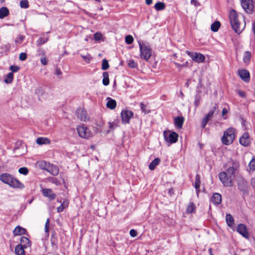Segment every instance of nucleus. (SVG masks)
<instances>
[{
  "label": "nucleus",
  "mask_w": 255,
  "mask_h": 255,
  "mask_svg": "<svg viewBox=\"0 0 255 255\" xmlns=\"http://www.w3.org/2000/svg\"><path fill=\"white\" fill-rule=\"evenodd\" d=\"M251 183L253 186L255 188V177L252 179Z\"/></svg>",
  "instance_id": "nucleus-62"
},
{
  "label": "nucleus",
  "mask_w": 255,
  "mask_h": 255,
  "mask_svg": "<svg viewBox=\"0 0 255 255\" xmlns=\"http://www.w3.org/2000/svg\"><path fill=\"white\" fill-rule=\"evenodd\" d=\"M209 121V120H208L207 118L204 117L202 120V125H201L202 128H204Z\"/></svg>",
  "instance_id": "nucleus-53"
},
{
  "label": "nucleus",
  "mask_w": 255,
  "mask_h": 255,
  "mask_svg": "<svg viewBox=\"0 0 255 255\" xmlns=\"http://www.w3.org/2000/svg\"><path fill=\"white\" fill-rule=\"evenodd\" d=\"M81 56L87 63H89L92 59V57L89 54H87L86 55H81Z\"/></svg>",
  "instance_id": "nucleus-47"
},
{
  "label": "nucleus",
  "mask_w": 255,
  "mask_h": 255,
  "mask_svg": "<svg viewBox=\"0 0 255 255\" xmlns=\"http://www.w3.org/2000/svg\"><path fill=\"white\" fill-rule=\"evenodd\" d=\"M26 230L20 226H17L13 231V234L14 236L22 235L25 233Z\"/></svg>",
  "instance_id": "nucleus-23"
},
{
  "label": "nucleus",
  "mask_w": 255,
  "mask_h": 255,
  "mask_svg": "<svg viewBox=\"0 0 255 255\" xmlns=\"http://www.w3.org/2000/svg\"><path fill=\"white\" fill-rule=\"evenodd\" d=\"M175 65L178 68H181L182 67H183L184 66V65H181L179 63H178L177 62H174V63Z\"/></svg>",
  "instance_id": "nucleus-59"
},
{
  "label": "nucleus",
  "mask_w": 255,
  "mask_h": 255,
  "mask_svg": "<svg viewBox=\"0 0 255 255\" xmlns=\"http://www.w3.org/2000/svg\"><path fill=\"white\" fill-rule=\"evenodd\" d=\"M25 39V36L23 35H18L15 38L14 42L16 44H20L22 43Z\"/></svg>",
  "instance_id": "nucleus-38"
},
{
  "label": "nucleus",
  "mask_w": 255,
  "mask_h": 255,
  "mask_svg": "<svg viewBox=\"0 0 255 255\" xmlns=\"http://www.w3.org/2000/svg\"><path fill=\"white\" fill-rule=\"evenodd\" d=\"M238 94L242 97H244L245 96V93L242 91H239Z\"/></svg>",
  "instance_id": "nucleus-60"
},
{
  "label": "nucleus",
  "mask_w": 255,
  "mask_h": 255,
  "mask_svg": "<svg viewBox=\"0 0 255 255\" xmlns=\"http://www.w3.org/2000/svg\"><path fill=\"white\" fill-rule=\"evenodd\" d=\"M128 65L130 68H135L137 67V65L136 63L133 60H129V62L128 63Z\"/></svg>",
  "instance_id": "nucleus-48"
},
{
  "label": "nucleus",
  "mask_w": 255,
  "mask_h": 255,
  "mask_svg": "<svg viewBox=\"0 0 255 255\" xmlns=\"http://www.w3.org/2000/svg\"><path fill=\"white\" fill-rule=\"evenodd\" d=\"M165 4L162 2H158L154 5V8L156 10H161L165 8Z\"/></svg>",
  "instance_id": "nucleus-35"
},
{
  "label": "nucleus",
  "mask_w": 255,
  "mask_h": 255,
  "mask_svg": "<svg viewBox=\"0 0 255 255\" xmlns=\"http://www.w3.org/2000/svg\"><path fill=\"white\" fill-rule=\"evenodd\" d=\"M27 58V55L25 53H21L19 54V58L21 61H24Z\"/></svg>",
  "instance_id": "nucleus-51"
},
{
  "label": "nucleus",
  "mask_w": 255,
  "mask_h": 255,
  "mask_svg": "<svg viewBox=\"0 0 255 255\" xmlns=\"http://www.w3.org/2000/svg\"><path fill=\"white\" fill-rule=\"evenodd\" d=\"M46 170L54 176L57 175L59 173L58 167L53 164H49Z\"/></svg>",
  "instance_id": "nucleus-20"
},
{
  "label": "nucleus",
  "mask_w": 255,
  "mask_h": 255,
  "mask_svg": "<svg viewBox=\"0 0 255 255\" xmlns=\"http://www.w3.org/2000/svg\"><path fill=\"white\" fill-rule=\"evenodd\" d=\"M40 61L43 65L47 64V59L44 53L42 54V57L40 58Z\"/></svg>",
  "instance_id": "nucleus-45"
},
{
  "label": "nucleus",
  "mask_w": 255,
  "mask_h": 255,
  "mask_svg": "<svg viewBox=\"0 0 255 255\" xmlns=\"http://www.w3.org/2000/svg\"><path fill=\"white\" fill-rule=\"evenodd\" d=\"M49 39L48 36H44L43 37H40L36 41L37 45L38 46H41V45L46 43Z\"/></svg>",
  "instance_id": "nucleus-34"
},
{
  "label": "nucleus",
  "mask_w": 255,
  "mask_h": 255,
  "mask_svg": "<svg viewBox=\"0 0 255 255\" xmlns=\"http://www.w3.org/2000/svg\"><path fill=\"white\" fill-rule=\"evenodd\" d=\"M9 14V10L6 7H2L0 8V18L2 19Z\"/></svg>",
  "instance_id": "nucleus-27"
},
{
  "label": "nucleus",
  "mask_w": 255,
  "mask_h": 255,
  "mask_svg": "<svg viewBox=\"0 0 255 255\" xmlns=\"http://www.w3.org/2000/svg\"><path fill=\"white\" fill-rule=\"evenodd\" d=\"M121 118L124 124H127L129 122V120L133 116V113L129 110H123L121 113Z\"/></svg>",
  "instance_id": "nucleus-13"
},
{
  "label": "nucleus",
  "mask_w": 255,
  "mask_h": 255,
  "mask_svg": "<svg viewBox=\"0 0 255 255\" xmlns=\"http://www.w3.org/2000/svg\"><path fill=\"white\" fill-rule=\"evenodd\" d=\"M140 105L142 112H143L145 114H148L149 113V111L146 110V106L144 104L141 103Z\"/></svg>",
  "instance_id": "nucleus-49"
},
{
  "label": "nucleus",
  "mask_w": 255,
  "mask_h": 255,
  "mask_svg": "<svg viewBox=\"0 0 255 255\" xmlns=\"http://www.w3.org/2000/svg\"><path fill=\"white\" fill-rule=\"evenodd\" d=\"M20 243V244L19 245L22 246L25 248L30 246V241L25 237H22L21 238Z\"/></svg>",
  "instance_id": "nucleus-26"
},
{
  "label": "nucleus",
  "mask_w": 255,
  "mask_h": 255,
  "mask_svg": "<svg viewBox=\"0 0 255 255\" xmlns=\"http://www.w3.org/2000/svg\"><path fill=\"white\" fill-rule=\"evenodd\" d=\"M61 205L64 207V208H67L69 205V201L68 200H65L63 201L62 203H61Z\"/></svg>",
  "instance_id": "nucleus-56"
},
{
  "label": "nucleus",
  "mask_w": 255,
  "mask_h": 255,
  "mask_svg": "<svg viewBox=\"0 0 255 255\" xmlns=\"http://www.w3.org/2000/svg\"><path fill=\"white\" fill-rule=\"evenodd\" d=\"M64 209H65L64 207L61 204L60 206L57 208V211L58 213H61L63 211Z\"/></svg>",
  "instance_id": "nucleus-58"
},
{
  "label": "nucleus",
  "mask_w": 255,
  "mask_h": 255,
  "mask_svg": "<svg viewBox=\"0 0 255 255\" xmlns=\"http://www.w3.org/2000/svg\"><path fill=\"white\" fill-rule=\"evenodd\" d=\"M163 136L168 146H169L171 144L176 142L178 137L177 133L170 130H164L163 132Z\"/></svg>",
  "instance_id": "nucleus-6"
},
{
  "label": "nucleus",
  "mask_w": 255,
  "mask_h": 255,
  "mask_svg": "<svg viewBox=\"0 0 255 255\" xmlns=\"http://www.w3.org/2000/svg\"><path fill=\"white\" fill-rule=\"evenodd\" d=\"M133 38L130 35H127L125 37V42L128 44H130L132 43Z\"/></svg>",
  "instance_id": "nucleus-43"
},
{
  "label": "nucleus",
  "mask_w": 255,
  "mask_h": 255,
  "mask_svg": "<svg viewBox=\"0 0 255 255\" xmlns=\"http://www.w3.org/2000/svg\"><path fill=\"white\" fill-rule=\"evenodd\" d=\"M36 143L39 145H42L43 144H49L50 140L46 137H38L36 140Z\"/></svg>",
  "instance_id": "nucleus-24"
},
{
  "label": "nucleus",
  "mask_w": 255,
  "mask_h": 255,
  "mask_svg": "<svg viewBox=\"0 0 255 255\" xmlns=\"http://www.w3.org/2000/svg\"><path fill=\"white\" fill-rule=\"evenodd\" d=\"M252 28L253 32L255 34V21L253 23Z\"/></svg>",
  "instance_id": "nucleus-64"
},
{
  "label": "nucleus",
  "mask_w": 255,
  "mask_h": 255,
  "mask_svg": "<svg viewBox=\"0 0 255 255\" xmlns=\"http://www.w3.org/2000/svg\"><path fill=\"white\" fill-rule=\"evenodd\" d=\"M249 166L250 168L253 170H255V158H253L249 163Z\"/></svg>",
  "instance_id": "nucleus-46"
},
{
  "label": "nucleus",
  "mask_w": 255,
  "mask_h": 255,
  "mask_svg": "<svg viewBox=\"0 0 255 255\" xmlns=\"http://www.w3.org/2000/svg\"><path fill=\"white\" fill-rule=\"evenodd\" d=\"M226 167L227 170L226 172L235 178V175L238 173L240 167L239 162L231 159L227 163Z\"/></svg>",
  "instance_id": "nucleus-4"
},
{
  "label": "nucleus",
  "mask_w": 255,
  "mask_h": 255,
  "mask_svg": "<svg viewBox=\"0 0 255 255\" xmlns=\"http://www.w3.org/2000/svg\"><path fill=\"white\" fill-rule=\"evenodd\" d=\"M43 195L49 199L50 201H52L56 198V194L53 192L51 189L44 188L42 190Z\"/></svg>",
  "instance_id": "nucleus-16"
},
{
  "label": "nucleus",
  "mask_w": 255,
  "mask_h": 255,
  "mask_svg": "<svg viewBox=\"0 0 255 255\" xmlns=\"http://www.w3.org/2000/svg\"><path fill=\"white\" fill-rule=\"evenodd\" d=\"M13 79V74L12 72L9 73L4 80L5 83L9 84L12 82Z\"/></svg>",
  "instance_id": "nucleus-36"
},
{
  "label": "nucleus",
  "mask_w": 255,
  "mask_h": 255,
  "mask_svg": "<svg viewBox=\"0 0 255 255\" xmlns=\"http://www.w3.org/2000/svg\"><path fill=\"white\" fill-rule=\"evenodd\" d=\"M28 169L25 167H21L18 169V172L24 175H26L28 173Z\"/></svg>",
  "instance_id": "nucleus-41"
},
{
  "label": "nucleus",
  "mask_w": 255,
  "mask_h": 255,
  "mask_svg": "<svg viewBox=\"0 0 255 255\" xmlns=\"http://www.w3.org/2000/svg\"><path fill=\"white\" fill-rule=\"evenodd\" d=\"M239 189L244 193H248L249 185L248 182L244 178H240L238 182Z\"/></svg>",
  "instance_id": "nucleus-10"
},
{
  "label": "nucleus",
  "mask_w": 255,
  "mask_h": 255,
  "mask_svg": "<svg viewBox=\"0 0 255 255\" xmlns=\"http://www.w3.org/2000/svg\"><path fill=\"white\" fill-rule=\"evenodd\" d=\"M55 74L60 78V76L62 75V72L60 69L56 68L55 69Z\"/></svg>",
  "instance_id": "nucleus-57"
},
{
  "label": "nucleus",
  "mask_w": 255,
  "mask_h": 255,
  "mask_svg": "<svg viewBox=\"0 0 255 255\" xmlns=\"http://www.w3.org/2000/svg\"><path fill=\"white\" fill-rule=\"evenodd\" d=\"M251 57V53L249 51L245 52L243 57V61L245 63H249Z\"/></svg>",
  "instance_id": "nucleus-37"
},
{
  "label": "nucleus",
  "mask_w": 255,
  "mask_h": 255,
  "mask_svg": "<svg viewBox=\"0 0 255 255\" xmlns=\"http://www.w3.org/2000/svg\"><path fill=\"white\" fill-rule=\"evenodd\" d=\"M221 26L220 22L218 21H216L211 24V29L212 31L217 32Z\"/></svg>",
  "instance_id": "nucleus-32"
},
{
  "label": "nucleus",
  "mask_w": 255,
  "mask_h": 255,
  "mask_svg": "<svg viewBox=\"0 0 255 255\" xmlns=\"http://www.w3.org/2000/svg\"><path fill=\"white\" fill-rule=\"evenodd\" d=\"M20 6L21 8H28L29 7L28 1L27 0H21L20 1Z\"/></svg>",
  "instance_id": "nucleus-42"
},
{
  "label": "nucleus",
  "mask_w": 255,
  "mask_h": 255,
  "mask_svg": "<svg viewBox=\"0 0 255 255\" xmlns=\"http://www.w3.org/2000/svg\"><path fill=\"white\" fill-rule=\"evenodd\" d=\"M226 220L227 225L229 227H231L233 226V225H234V220L231 214H228L226 215Z\"/></svg>",
  "instance_id": "nucleus-31"
},
{
  "label": "nucleus",
  "mask_w": 255,
  "mask_h": 255,
  "mask_svg": "<svg viewBox=\"0 0 255 255\" xmlns=\"http://www.w3.org/2000/svg\"><path fill=\"white\" fill-rule=\"evenodd\" d=\"M195 188L196 189V192L197 195L199 192V188L200 186V176L199 174H197L195 177V181L194 183Z\"/></svg>",
  "instance_id": "nucleus-30"
},
{
  "label": "nucleus",
  "mask_w": 255,
  "mask_h": 255,
  "mask_svg": "<svg viewBox=\"0 0 255 255\" xmlns=\"http://www.w3.org/2000/svg\"><path fill=\"white\" fill-rule=\"evenodd\" d=\"M94 39L97 40L99 41L101 39L102 35L101 33L97 32L94 34Z\"/></svg>",
  "instance_id": "nucleus-52"
},
{
  "label": "nucleus",
  "mask_w": 255,
  "mask_h": 255,
  "mask_svg": "<svg viewBox=\"0 0 255 255\" xmlns=\"http://www.w3.org/2000/svg\"><path fill=\"white\" fill-rule=\"evenodd\" d=\"M0 180L13 188L22 189L24 187L22 183L9 173L1 174L0 175Z\"/></svg>",
  "instance_id": "nucleus-1"
},
{
  "label": "nucleus",
  "mask_w": 255,
  "mask_h": 255,
  "mask_svg": "<svg viewBox=\"0 0 255 255\" xmlns=\"http://www.w3.org/2000/svg\"><path fill=\"white\" fill-rule=\"evenodd\" d=\"M107 103L106 104V106L108 108L111 109V110H114L116 108L117 106V103L116 101L111 98H107Z\"/></svg>",
  "instance_id": "nucleus-22"
},
{
  "label": "nucleus",
  "mask_w": 255,
  "mask_h": 255,
  "mask_svg": "<svg viewBox=\"0 0 255 255\" xmlns=\"http://www.w3.org/2000/svg\"><path fill=\"white\" fill-rule=\"evenodd\" d=\"M238 74L241 79L245 82L248 83L250 80V74L248 71L245 69L239 70Z\"/></svg>",
  "instance_id": "nucleus-15"
},
{
  "label": "nucleus",
  "mask_w": 255,
  "mask_h": 255,
  "mask_svg": "<svg viewBox=\"0 0 255 255\" xmlns=\"http://www.w3.org/2000/svg\"><path fill=\"white\" fill-rule=\"evenodd\" d=\"M241 4L243 8L247 13H252L253 11L252 0H241Z\"/></svg>",
  "instance_id": "nucleus-12"
},
{
  "label": "nucleus",
  "mask_w": 255,
  "mask_h": 255,
  "mask_svg": "<svg viewBox=\"0 0 255 255\" xmlns=\"http://www.w3.org/2000/svg\"><path fill=\"white\" fill-rule=\"evenodd\" d=\"M236 129L233 128H229L226 130L222 137V143L225 145L231 144L235 137Z\"/></svg>",
  "instance_id": "nucleus-3"
},
{
  "label": "nucleus",
  "mask_w": 255,
  "mask_h": 255,
  "mask_svg": "<svg viewBox=\"0 0 255 255\" xmlns=\"http://www.w3.org/2000/svg\"><path fill=\"white\" fill-rule=\"evenodd\" d=\"M109 68V64L107 59H104L102 61V69L105 70Z\"/></svg>",
  "instance_id": "nucleus-40"
},
{
  "label": "nucleus",
  "mask_w": 255,
  "mask_h": 255,
  "mask_svg": "<svg viewBox=\"0 0 255 255\" xmlns=\"http://www.w3.org/2000/svg\"><path fill=\"white\" fill-rule=\"evenodd\" d=\"M219 178L224 186L231 187L234 178L229 175L226 171H223L219 174Z\"/></svg>",
  "instance_id": "nucleus-7"
},
{
  "label": "nucleus",
  "mask_w": 255,
  "mask_h": 255,
  "mask_svg": "<svg viewBox=\"0 0 255 255\" xmlns=\"http://www.w3.org/2000/svg\"><path fill=\"white\" fill-rule=\"evenodd\" d=\"M195 205L193 202H190L186 208V212L189 214L193 213L195 210Z\"/></svg>",
  "instance_id": "nucleus-33"
},
{
  "label": "nucleus",
  "mask_w": 255,
  "mask_h": 255,
  "mask_svg": "<svg viewBox=\"0 0 255 255\" xmlns=\"http://www.w3.org/2000/svg\"><path fill=\"white\" fill-rule=\"evenodd\" d=\"M186 53L195 62L198 63H202L205 60V56L200 53H193L189 51H186Z\"/></svg>",
  "instance_id": "nucleus-9"
},
{
  "label": "nucleus",
  "mask_w": 255,
  "mask_h": 255,
  "mask_svg": "<svg viewBox=\"0 0 255 255\" xmlns=\"http://www.w3.org/2000/svg\"><path fill=\"white\" fill-rule=\"evenodd\" d=\"M78 135L80 137L88 139L92 136V133L89 128L84 124L78 126L77 128Z\"/></svg>",
  "instance_id": "nucleus-8"
},
{
  "label": "nucleus",
  "mask_w": 255,
  "mask_h": 255,
  "mask_svg": "<svg viewBox=\"0 0 255 255\" xmlns=\"http://www.w3.org/2000/svg\"><path fill=\"white\" fill-rule=\"evenodd\" d=\"M211 200L214 204L219 205L222 202L221 195L219 193H215L213 195Z\"/></svg>",
  "instance_id": "nucleus-19"
},
{
  "label": "nucleus",
  "mask_w": 255,
  "mask_h": 255,
  "mask_svg": "<svg viewBox=\"0 0 255 255\" xmlns=\"http://www.w3.org/2000/svg\"><path fill=\"white\" fill-rule=\"evenodd\" d=\"M103 79L102 80L103 84L104 86H108L109 84V75L108 72H104L103 73Z\"/></svg>",
  "instance_id": "nucleus-28"
},
{
  "label": "nucleus",
  "mask_w": 255,
  "mask_h": 255,
  "mask_svg": "<svg viewBox=\"0 0 255 255\" xmlns=\"http://www.w3.org/2000/svg\"><path fill=\"white\" fill-rule=\"evenodd\" d=\"M119 123V121H115V122H113V123H109V128L110 129H113L119 126L118 123Z\"/></svg>",
  "instance_id": "nucleus-44"
},
{
  "label": "nucleus",
  "mask_w": 255,
  "mask_h": 255,
  "mask_svg": "<svg viewBox=\"0 0 255 255\" xmlns=\"http://www.w3.org/2000/svg\"><path fill=\"white\" fill-rule=\"evenodd\" d=\"M237 232L242 235L243 237L248 239L249 238V233L247 227L243 224H240L238 225L237 228Z\"/></svg>",
  "instance_id": "nucleus-17"
},
{
  "label": "nucleus",
  "mask_w": 255,
  "mask_h": 255,
  "mask_svg": "<svg viewBox=\"0 0 255 255\" xmlns=\"http://www.w3.org/2000/svg\"><path fill=\"white\" fill-rule=\"evenodd\" d=\"M77 114L78 118L81 121L83 122H86L89 120L86 111L83 108H79L77 110Z\"/></svg>",
  "instance_id": "nucleus-14"
},
{
  "label": "nucleus",
  "mask_w": 255,
  "mask_h": 255,
  "mask_svg": "<svg viewBox=\"0 0 255 255\" xmlns=\"http://www.w3.org/2000/svg\"><path fill=\"white\" fill-rule=\"evenodd\" d=\"M139 46L140 57L146 61L148 60L151 56L152 53L150 46L144 43H141L139 42Z\"/></svg>",
  "instance_id": "nucleus-5"
},
{
  "label": "nucleus",
  "mask_w": 255,
  "mask_h": 255,
  "mask_svg": "<svg viewBox=\"0 0 255 255\" xmlns=\"http://www.w3.org/2000/svg\"><path fill=\"white\" fill-rule=\"evenodd\" d=\"M49 228V219H47L45 225V232L46 233H48Z\"/></svg>",
  "instance_id": "nucleus-54"
},
{
  "label": "nucleus",
  "mask_w": 255,
  "mask_h": 255,
  "mask_svg": "<svg viewBox=\"0 0 255 255\" xmlns=\"http://www.w3.org/2000/svg\"><path fill=\"white\" fill-rule=\"evenodd\" d=\"M250 136L248 132L244 133L240 138V143L244 146H248L250 143Z\"/></svg>",
  "instance_id": "nucleus-18"
},
{
  "label": "nucleus",
  "mask_w": 255,
  "mask_h": 255,
  "mask_svg": "<svg viewBox=\"0 0 255 255\" xmlns=\"http://www.w3.org/2000/svg\"><path fill=\"white\" fill-rule=\"evenodd\" d=\"M168 194L171 196L173 194V189L172 188H170L168 190Z\"/></svg>",
  "instance_id": "nucleus-63"
},
{
  "label": "nucleus",
  "mask_w": 255,
  "mask_h": 255,
  "mask_svg": "<svg viewBox=\"0 0 255 255\" xmlns=\"http://www.w3.org/2000/svg\"><path fill=\"white\" fill-rule=\"evenodd\" d=\"M241 4L243 8L247 13H252L253 11L252 0H241Z\"/></svg>",
  "instance_id": "nucleus-11"
},
{
  "label": "nucleus",
  "mask_w": 255,
  "mask_h": 255,
  "mask_svg": "<svg viewBox=\"0 0 255 255\" xmlns=\"http://www.w3.org/2000/svg\"><path fill=\"white\" fill-rule=\"evenodd\" d=\"M228 110L226 108H224L222 110V116H224L225 115L227 114L228 113Z\"/></svg>",
  "instance_id": "nucleus-61"
},
{
  "label": "nucleus",
  "mask_w": 255,
  "mask_h": 255,
  "mask_svg": "<svg viewBox=\"0 0 255 255\" xmlns=\"http://www.w3.org/2000/svg\"><path fill=\"white\" fill-rule=\"evenodd\" d=\"M184 121V118L183 117H176L174 120V125L179 129H181L182 128Z\"/></svg>",
  "instance_id": "nucleus-21"
},
{
  "label": "nucleus",
  "mask_w": 255,
  "mask_h": 255,
  "mask_svg": "<svg viewBox=\"0 0 255 255\" xmlns=\"http://www.w3.org/2000/svg\"><path fill=\"white\" fill-rule=\"evenodd\" d=\"M129 234L132 237H135L137 236V232L135 230L131 229L129 231Z\"/></svg>",
  "instance_id": "nucleus-55"
},
{
  "label": "nucleus",
  "mask_w": 255,
  "mask_h": 255,
  "mask_svg": "<svg viewBox=\"0 0 255 255\" xmlns=\"http://www.w3.org/2000/svg\"><path fill=\"white\" fill-rule=\"evenodd\" d=\"M160 160L158 158H155L149 164V168L151 170H154L155 167L159 164Z\"/></svg>",
  "instance_id": "nucleus-29"
},
{
  "label": "nucleus",
  "mask_w": 255,
  "mask_h": 255,
  "mask_svg": "<svg viewBox=\"0 0 255 255\" xmlns=\"http://www.w3.org/2000/svg\"><path fill=\"white\" fill-rule=\"evenodd\" d=\"M217 108V107L215 106L213 108H212L209 113L206 115V116L205 117V118H207L208 120H210L212 117L214 113L215 112V111L216 109Z\"/></svg>",
  "instance_id": "nucleus-39"
},
{
  "label": "nucleus",
  "mask_w": 255,
  "mask_h": 255,
  "mask_svg": "<svg viewBox=\"0 0 255 255\" xmlns=\"http://www.w3.org/2000/svg\"><path fill=\"white\" fill-rule=\"evenodd\" d=\"M229 18L231 24L234 30L237 33L240 34L244 29L246 24L245 23L243 26H241L240 22L238 18L237 13L234 9H232L230 11Z\"/></svg>",
  "instance_id": "nucleus-2"
},
{
  "label": "nucleus",
  "mask_w": 255,
  "mask_h": 255,
  "mask_svg": "<svg viewBox=\"0 0 255 255\" xmlns=\"http://www.w3.org/2000/svg\"><path fill=\"white\" fill-rule=\"evenodd\" d=\"M24 249L22 246L17 245L15 248V253L16 255H25Z\"/></svg>",
  "instance_id": "nucleus-25"
},
{
  "label": "nucleus",
  "mask_w": 255,
  "mask_h": 255,
  "mask_svg": "<svg viewBox=\"0 0 255 255\" xmlns=\"http://www.w3.org/2000/svg\"><path fill=\"white\" fill-rule=\"evenodd\" d=\"M12 72H16L19 70V67L17 66L11 65L9 68Z\"/></svg>",
  "instance_id": "nucleus-50"
}]
</instances>
